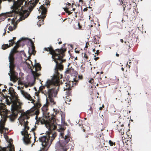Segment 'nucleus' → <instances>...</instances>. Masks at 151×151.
<instances>
[{
    "label": "nucleus",
    "mask_w": 151,
    "mask_h": 151,
    "mask_svg": "<svg viewBox=\"0 0 151 151\" xmlns=\"http://www.w3.org/2000/svg\"><path fill=\"white\" fill-rule=\"evenodd\" d=\"M31 43L32 45V52L33 54L34 55L35 53L36 52V51L35 50V47L34 46V45L33 42L32 40H31Z\"/></svg>",
    "instance_id": "412c9836"
},
{
    "label": "nucleus",
    "mask_w": 151,
    "mask_h": 151,
    "mask_svg": "<svg viewBox=\"0 0 151 151\" xmlns=\"http://www.w3.org/2000/svg\"><path fill=\"white\" fill-rule=\"evenodd\" d=\"M101 107H102V108H104V104H103L102 106H101Z\"/></svg>",
    "instance_id": "864d4df0"
},
{
    "label": "nucleus",
    "mask_w": 151,
    "mask_h": 151,
    "mask_svg": "<svg viewBox=\"0 0 151 151\" xmlns=\"http://www.w3.org/2000/svg\"><path fill=\"white\" fill-rule=\"evenodd\" d=\"M39 1V0H31L28 2L27 1L25 2L24 7L26 9L25 10L23 11V12L24 14L27 13L25 17H27L29 16L30 12L36 5Z\"/></svg>",
    "instance_id": "1a4fd4ad"
},
{
    "label": "nucleus",
    "mask_w": 151,
    "mask_h": 151,
    "mask_svg": "<svg viewBox=\"0 0 151 151\" xmlns=\"http://www.w3.org/2000/svg\"><path fill=\"white\" fill-rule=\"evenodd\" d=\"M16 37H13V39H13V40L14 41V40H15V39H16Z\"/></svg>",
    "instance_id": "49530a36"
},
{
    "label": "nucleus",
    "mask_w": 151,
    "mask_h": 151,
    "mask_svg": "<svg viewBox=\"0 0 151 151\" xmlns=\"http://www.w3.org/2000/svg\"><path fill=\"white\" fill-rule=\"evenodd\" d=\"M39 11L41 12L40 16H38L37 18L39 21L37 22V25L40 27L41 25L44 24V18L46 17V13L47 12L46 8L44 6L41 5L39 10Z\"/></svg>",
    "instance_id": "9d476101"
},
{
    "label": "nucleus",
    "mask_w": 151,
    "mask_h": 151,
    "mask_svg": "<svg viewBox=\"0 0 151 151\" xmlns=\"http://www.w3.org/2000/svg\"><path fill=\"white\" fill-rule=\"evenodd\" d=\"M124 43L126 44V45L128 46L129 47V48H130V44H129V42H127L126 41H125Z\"/></svg>",
    "instance_id": "473e14b6"
},
{
    "label": "nucleus",
    "mask_w": 151,
    "mask_h": 151,
    "mask_svg": "<svg viewBox=\"0 0 151 151\" xmlns=\"http://www.w3.org/2000/svg\"><path fill=\"white\" fill-rule=\"evenodd\" d=\"M48 104L46 103V105H44L41 108L43 116L46 118V119L43 118L39 117L38 119H37L36 124H45L47 128L55 130L57 128L56 125H60L58 123L59 121L58 119H55L61 117L62 122L64 123L65 122V114L60 110H57L55 111V114L53 113L50 115L48 112Z\"/></svg>",
    "instance_id": "f257e3e1"
},
{
    "label": "nucleus",
    "mask_w": 151,
    "mask_h": 151,
    "mask_svg": "<svg viewBox=\"0 0 151 151\" xmlns=\"http://www.w3.org/2000/svg\"><path fill=\"white\" fill-rule=\"evenodd\" d=\"M9 42H15L13 40V39H11V40H9Z\"/></svg>",
    "instance_id": "a19ab883"
},
{
    "label": "nucleus",
    "mask_w": 151,
    "mask_h": 151,
    "mask_svg": "<svg viewBox=\"0 0 151 151\" xmlns=\"http://www.w3.org/2000/svg\"><path fill=\"white\" fill-rule=\"evenodd\" d=\"M7 90H9L8 93L10 96H8L10 100L6 99L7 104L10 105L12 103V109L20 111L22 104L19 101V99L18 98V97L17 93L15 92L12 87H10L9 89L7 88Z\"/></svg>",
    "instance_id": "423d86ee"
},
{
    "label": "nucleus",
    "mask_w": 151,
    "mask_h": 151,
    "mask_svg": "<svg viewBox=\"0 0 151 151\" xmlns=\"http://www.w3.org/2000/svg\"><path fill=\"white\" fill-rule=\"evenodd\" d=\"M82 57L85 58L84 60H87L88 59V57L86 52L83 53H82Z\"/></svg>",
    "instance_id": "4be33fe9"
},
{
    "label": "nucleus",
    "mask_w": 151,
    "mask_h": 151,
    "mask_svg": "<svg viewBox=\"0 0 151 151\" xmlns=\"http://www.w3.org/2000/svg\"><path fill=\"white\" fill-rule=\"evenodd\" d=\"M109 144L111 146H113V145L114 146H115L116 144L115 142H113L111 140H110L109 141Z\"/></svg>",
    "instance_id": "bb28decb"
},
{
    "label": "nucleus",
    "mask_w": 151,
    "mask_h": 151,
    "mask_svg": "<svg viewBox=\"0 0 151 151\" xmlns=\"http://www.w3.org/2000/svg\"><path fill=\"white\" fill-rule=\"evenodd\" d=\"M79 5H81L80 4H81V5L82 6H83V0H79Z\"/></svg>",
    "instance_id": "7c9ffc66"
},
{
    "label": "nucleus",
    "mask_w": 151,
    "mask_h": 151,
    "mask_svg": "<svg viewBox=\"0 0 151 151\" xmlns=\"http://www.w3.org/2000/svg\"><path fill=\"white\" fill-rule=\"evenodd\" d=\"M120 41L122 43H123L124 42V41L122 39H121Z\"/></svg>",
    "instance_id": "c03bdc74"
},
{
    "label": "nucleus",
    "mask_w": 151,
    "mask_h": 151,
    "mask_svg": "<svg viewBox=\"0 0 151 151\" xmlns=\"http://www.w3.org/2000/svg\"><path fill=\"white\" fill-rule=\"evenodd\" d=\"M12 19H11V18H8V21H9V20H12Z\"/></svg>",
    "instance_id": "8fccbe9b"
},
{
    "label": "nucleus",
    "mask_w": 151,
    "mask_h": 151,
    "mask_svg": "<svg viewBox=\"0 0 151 151\" xmlns=\"http://www.w3.org/2000/svg\"><path fill=\"white\" fill-rule=\"evenodd\" d=\"M121 69L122 71H124V69L123 67Z\"/></svg>",
    "instance_id": "603ef678"
},
{
    "label": "nucleus",
    "mask_w": 151,
    "mask_h": 151,
    "mask_svg": "<svg viewBox=\"0 0 151 151\" xmlns=\"http://www.w3.org/2000/svg\"><path fill=\"white\" fill-rule=\"evenodd\" d=\"M4 88H7L6 86L5 85L4 86Z\"/></svg>",
    "instance_id": "6e6d98bb"
},
{
    "label": "nucleus",
    "mask_w": 151,
    "mask_h": 151,
    "mask_svg": "<svg viewBox=\"0 0 151 151\" xmlns=\"http://www.w3.org/2000/svg\"><path fill=\"white\" fill-rule=\"evenodd\" d=\"M1 91H2L6 95L7 94H8V91H7V90H6V89H3L2 90H1Z\"/></svg>",
    "instance_id": "cd10ccee"
},
{
    "label": "nucleus",
    "mask_w": 151,
    "mask_h": 151,
    "mask_svg": "<svg viewBox=\"0 0 151 151\" xmlns=\"http://www.w3.org/2000/svg\"><path fill=\"white\" fill-rule=\"evenodd\" d=\"M39 113V110L38 109H32L27 110L25 112L22 113L21 114L20 120L21 122L24 123L23 126L24 127L23 130L21 132V134L24 136L23 140L24 143L26 144H30L31 143V139L32 136L34 137L35 142L36 141L37 137L35 136V133L34 132L36 129L35 128H32L30 133L28 134L27 132L28 130L29 129V127L28 126V122L27 120L25 121V120L29 119L30 116L34 114L37 116Z\"/></svg>",
    "instance_id": "f03ea898"
},
{
    "label": "nucleus",
    "mask_w": 151,
    "mask_h": 151,
    "mask_svg": "<svg viewBox=\"0 0 151 151\" xmlns=\"http://www.w3.org/2000/svg\"><path fill=\"white\" fill-rule=\"evenodd\" d=\"M66 5H68V6H66V8H63V9H64L66 13H68V15H69L72 14V12L69 11V10L70 9V7L71 8L73 7V6L72 5H71L70 3L68 2L66 4Z\"/></svg>",
    "instance_id": "4468645a"
},
{
    "label": "nucleus",
    "mask_w": 151,
    "mask_h": 151,
    "mask_svg": "<svg viewBox=\"0 0 151 151\" xmlns=\"http://www.w3.org/2000/svg\"><path fill=\"white\" fill-rule=\"evenodd\" d=\"M21 92L22 94L26 99L31 101V102L32 103L34 104L35 107L37 109H39L41 107V105L40 103L39 99V98H38L37 99V102L35 103V100L33 99L30 95L27 93L22 90H21ZM37 97L38 98V96H37Z\"/></svg>",
    "instance_id": "9b49d317"
},
{
    "label": "nucleus",
    "mask_w": 151,
    "mask_h": 151,
    "mask_svg": "<svg viewBox=\"0 0 151 151\" xmlns=\"http://www.w3.org/2000/svg\"><path fill=\"white\" fill-rule=\"evenodd\" d=\"M59 71V70H58L57 72L56 73L55 70V73L52 80H48L45 84V86L47 88V91H45V93L47 97L55 96L58 93L60 79L63 76Z\"/></svg>",
    "instance_id": "20e7f679"
},
{
    "label": "nucleus",
    "mask_w": 151,
    "mask_h": 151,
    "mask_svg": "<svg viewBox=\"0 0 151 151\" xmlns=\"http://www.w3.org/2000/svg\"><path fill=\"white\" fill-rule=\"evenodd\" d=\"M93 108L91 106L90 107L89 109H88V112L89 113V114H92L93 113Z\"/></svg>",
    "instance_id": "b1692460"
},
{
    "label": "nucleus",
    "mask_w": 151,
    "mask_h": 151,
    "mask_svg": "<svg viewBox=\"0 0 151 151\" xmlns=\"http://www.w3.org/2000/svg\"><path fill=\"white\" fill-rule=\"evenodd\" d=\"M53 97V96L47 97L46 99V103L47 104H49V101L52 104L54 105L55 104V102L54 101V99L52 98Z\"/></svg>",
    "instance_id": "dca6fc26"
},
{
    "label": "nucleus",
    "mask_w": 151,
    "mask_h": 151,
    "mask_svg": "<svg viewBox=\"0 0 151 151\" xmlns=\"http://www.w3.org/2000/svg\"><path fill=\"white\" fill-rule=\"evenodd\" d=\"M78 78L80 79H82L83 78V76L82 75H79Z\"/></svg>",
    "instance_id": "c9c22d12"
},
{
    "label": "nucleus",
    "mask_w": 151,
    "mask_h": 151,
    "mask_svg": "<svg viewBox=\"0 0 151 151\" xmlns=\"http://www.w3.org/2000/svg\"><path fill=\"white\" fill-rule=\"evenodd\" d=\"M8 25H9V24H7V26H6V27H5V29H4V30L5 32H6V29H7V27H8Z\"/></svg>",
    "instance_id": "e433bc0d"
},
{
    "label": "nucleus",
    "mask_w": 151,
    "mask_h": 151,
    "mask_svg": "<svg viewBox=\"0 0 151 151\" xmlns=\"http://www.w3.org/2000/svg\"><path fill=\"white\" fill-rule=\"evenodd\" d=\"M4 129H5V130H7V131H8V130H9L8 129V128H5L4 129Z\"/></svg>",
    "instance_id": "09e8293b"
},
{
    "label": "nucleus",
    "mask_w": 151,
    "mask_h": 151,
    "mask_svg": "<svg viewBox=\"0 0 151 151\" xmlns=\"http://www.w3.org/2000/svg\"><path fill=\"white\" fill-rule=\"evenodd\" d=\"M103 71H101L100 73L101 74H102L103 73Z\"/></svg>",
    "instance_id": "13d9d810"
},
{
    "label": "nucleus",
    "mask_w": 151,
    "mask_h": 151,
    "mask_svg": "<svg viewBox=\"0 0 151 151\" xmlns=\"http://www.w3.org/2000/svg\"><path fill=\"white\" fill-rule=\"evenodd\" d=\"M83 132H85V129H83Z\"/></svg>",
    "instance_id": "e2e57ef3"
},
{
    "label": "nucleus",
    "mask_w": 151,
    "mask_h": 151,
    "mask_svg": "<svg viewBox=\"0 0 151 151\" xmlns=\"http://www.w3.org/2000/svg\"><path fill=\"white\" fill-rule=\"evenodd\" d=\"M99 58V57H97L95 58L94 59L96 60H96H98Z\"/></svg>",
    "instance_id": "79ce46f5"
},
{
    "label": "nucleus",
    "mask_w": 151,
    "mask_h": 151,
    "mask_svg": "<svg viewBox=\"0 0 151 151\" xmlns=\"http://www.w3.org/2000/svg\"><path fill=\"white\" fill-rule=\"evenodd\" d=\"M102 78L100 76V80H102Z\"/></svg>",
    "instance_id": "0e129e2a"
},
{
    "label": "nucleus",
    "mask_w": 151,
    "mask_h": 151,
    "mask_svg": "<svg viewBox=\"0 0 151 151\" xmlns=\"http://www.w3.org/2000/svg\"><path fill=\"white\" fill-rule=\"evenodd\" d=\"M99 73H100L99 72H97L96 74H99Z\"/></svg>",
    "instance_id": "69168bd1"
},
{
    "label": "nucleus",
    "mask_w": 151,
    "mask_h": 151,
    "mask_svg": "<svg viewBox=\"0 0 151 151\" xmlns=\"http://www.w3.org/2000/svg\"><path fill=\"white\" fill-rule=\"evenodd\" d=\"M9 84L10 85V86H13V84L12 83H9Z\"/></svg>",
    "instance_id": "de8ad7c7"
},
{
    "label": "nucleus",
    "mask_w": 151,
    "mask_h": 151,
    "mask_svg": "<svg viewBox=\"0 0 151 151\" xmlns=\"http://www.w3.org/2000/svg\"><path fill=\"white\" fill-rule=\"evenodd\" d=\"M24 40V38H22V40Z\"/></svg>",
    "instance_id": "774afa93"
},
{
    "label": "nucleus",
    "mask_w": 151,
    "mask_h": 151,
    "mask_svg": "<svg viewBox=\"0 0 151 151\" xmlns=\"http://www.w3.org/2000/svg\"><path fill=\"white\" fill-rule=\"evenodd\" d=\"M0 151H14V148L12 150L11 148L9 149L8 148L2 147L0 146Z\"/></svg>",
    "instance_id": "aec40b11"
},
{
    "label": "nucleus",
    "mask_w": 151,
    "mask_h": 151,
    "mask_svg": "<svg viewBox=\"0 0 151 151\" xmlns=\"http://www.w3.org/2000/svg\"><path fill=\"white\" fill-rule=\"evenodd\" d=\"M99 109L100 110H101L103 108H102V107H101V106L99 107Z\"/></svg>",
    "instance_id": "a18cd8bd"
},
{
    "label": "nucleus",
    "mask_w": 151,
    "mask_h": 151,
    "mask_svg": "<svg viewBox=\"0 0 151 151\" xmlns=\"http://www.w3.org/2000/svg\"><path fill=\"white\" fill-rule=\"evenodd\" d=\"M34 67L35 68V71H38L40 70L41 68L40 65L39 63H36Z\"/></svg>",
    "instance_id": "a211bd4d"
},
{
    "label": "nucleus",
    "mask_w": 151,
    "mask_h": 151,
    "mask_svg": "<svg viewBox=\"0 0 151 151\" xmlns=\"http://www.w3.org/2000/svg\"><path fill=\"white\" fill-rule=\"evenodd\" d=\"M88 8L87 7L86 8H85L83 10V11L84 12H86L88 10Z\"/></svg>",
    "instance_id": "58836bf2"
},
{
    "label": "nucleus",
    "mask_w": 151,
    "mask_h": 151,
    "mask_svg": "<svg viewBox=\"0 0 151 151\" xmlns=\"http://www.w3.org/2000/svg\"><path fill=\"white\" fill-rule=\"evenodd\" d=\"M65 45V44H63L61 48L56 49L55 50L51 46L44 48V51L49 52V53L52 55L53 60L56 64L55 67V70L56 73L57 72L58 70L61 71L63 69L64 66L62 63L65 62L66 60L65 59H63L65 55V52L66 51Z\"/></svg>",
    "instance_id": "7ed1b4c3"
},
{
    "label": "nucleus",
    "mask_w": 151,
    "mask_h": 151,
    "mask_svg": "<svg viewBox=\"0 0 151 151\" xmlns=\"http://www.w3.org/2000/svg\"><path fill=\"white\" fill-rule=\"evenodd\" d=\"M89 26L90 27H93V25H89Z\"/></svg>",
    "instance_id": "4d7b16f0"
},
{
    "label": "nucleus",
    "mask_w": 151,
    "mask_h": 151,
    "mask_svg": "<svg viewBox=\"0 0 151 151\" xmlns=\"http://www.w3.org/2000/svg\"><path fill=\"white\" fill-rule=\"evenodd\" d=\"M71 99H68V98H67V97H66V99H65V102L66 103H67V102H69L70 101H71Z\"/></svg>",
    "instance_id": "c756f323"
},
{
    "label": "nucleus",
    "mask_w": 151,
    "mask_h": 151,
    "mask_svg": "<svg viewBox=\"0 0 151 151\" xmlns=\"http://www.w3.org/2000/svg\"><path fill=\"white\" fill-rule=\"evenodd\" d=\"M9 43V45L8 44H4L2 45V49L3 50H5L7 48H9V47L12 46L15 43V42H11Z\"/></svg>",
    "instance_id": "2eb2a0df"
},
{
    "label": "nucleus",
    "mask_w": 151,
    "mask_h": 151,
    "mask_svg": "<svg viewBox=\"0 0 151 151\" xmlns=\"http://www.w3.org/2000/svg\"><path fill=\"white\" fill-rule=\"evenodd\" d=\"M6 32H4V33H3V35H4L5 34H6Z\"/></svg>",
    "instance_id": "052dcab7"
},
{
    "label": "nucleus",
    "mask_w": 151,
    "mask_h": 151,
    "mask_svg": "<svg viewBox=\"0 0 151 151\" xmlns=\"http://www.w3.org/2000/svg\"><path fill=\"white\" fill-rule=\"evenodd\" d=\"M93 52H95L96 51V50H95V49H93Z\"/></svg>",
    "instance_id": "5fc2aeb1"
},
{
    "label": "nucleus",
    "mask_w": 151,
    "mask_h": 151,
    "mask_svg": "<svg viewBox=\"0 0 151 151\" xmlns=\"http://www.w3.org/2000/svg\"><path fill=\"white\" fill-rule=\"evenodd\" d=\"M75 9H75V8H73V11H74L75 10Z\"/></svg>",
    "instance_id": "680f3d73"
},
{
    "label": "nucleus",
    "mask_w": 151,
    "mask_h": 151,
    "mask_svg": "<svg viewBox=\"0 0 151 151\" xmlns=\"http://www.w3.org/2000/svg\"><path fill=\"white\" fill-rule=\"evenodd\" d=\"M89 83H91L92 84H93V83L94 82V79H93V78H91V79L89 81H88Z\"/></svg>",
    "instance_id": "2f4dec72"
},
{
    "label": "nucleus",
    "mask_w": 151,
    "mask_h": 151,
    "mask_svg": "<svg viewBox=\"0 0 151 151\" xmlns=\"http://www.w3.org/2000/svg\"><path fill=\"white\" fill-rule=\"evenodd\" d=\"M99 52H99V50H97L96 51V52L95 53V54H97V55H98V54H99Z\"/></svg>",
    "instance_id": "4c0bfd02"
},
{
    "label": "nucleus",
    "mask_w": 151,
    "mask_h": 151,
    "mask_svg": "<svg viewBox=\"0 0 151 151\" xmlns=\"http://www.w3.org/2000/svg\"><path fill=\"white\" fill-rule=\"evenodd\" d=\"M77 57H76L75 58V60H77Z\"/></svg>",
    "instance_id": "338daca9"
},
{
    "label": "nucleus",
    "mask_w": 151,
    "mask_h": 151,
    "mask_svg": "<svg viewBox=\"0 0 151 151\" xmlns=\"http://www.w3.org/2000/svg\"><path fill=\"white\" fill-rule=\"evenodd\" d=\"M65 84V85L63 88L64 90V91L68 90L70 93L71 90V86L73 87L74 86L78 84V83L77 81H71L67 82Z\"/></svg>",
    "instance_id": "f8f14e48"
},
{
    "label": "nucleus",
    "mask_w": 151,
    "mask_h": 151,
    "mask_svg": "<svg viewBox=\"0 0 151 151\" xmlns=\"http://www.w3.org/2000/svg\"><path fill=\"white\" fill-rule=\"evenodd\" d=\"M15 17L13 18L12 19L11 25L9 26L8 29L9 30L12 31L15 30L17 27V22H15Z\"/></svg>",
    "instance_id": "ddd939ff"
},
{
    "label": "nucleus",
    "mask_w": 151,
    "mask_h": 151,
    "mask_svg": "<svg viewBox=\"0 0 151 151\" xmlns=\"http://www.w3.org/2000/svg\"><path fill=\"white\" fill-rule=\"evenodd\" d=\"M57 136L56 133L52 132L48 133L46 135L40 137L39 141L42 142V145L44 147H49L52 143L53 140Z\"/></svg>",
    "instance_id": "6e6552de"
},
{
    "label": "nucleus",
    "mask_w": 151,
    "mask_h": 151,
    "mask_svg": "<svg viewBox=\"0 0 151 151\" xmlns=\"http://www.w3.org/2000/svg\"><path fill=\"white\" fill-rule=\"evenodd\" d=\"M45 86H42L40 87L39 88V90L40 91H42L43 89H44L45 88Z\"/></svg>",
    "instance_id": "c85d7f7f"
},
{
    "label": "nucleus",
    "mask_w": 151,
    "mask_h": 151,
    "mask_svg": "<svg viewBox=\"0 0 151 151\" xmlns=\"http://www.w3.org/2000/svg\"><path fill=\"white\" fill-rule=\"evenodd\" d=\"M119 126L118 124H113V129H114L115 130H118V131H119V129H118Z\"/></svg>",
    "instance_id": "a878e982"
},
{
    "label": "nucleus",
    "mask_w": 151,
    "mask_h": 151,
    "mask_svg": "<svg viewBox=\"0 0 151 151\" xmlns=\"http://www.w3.org/2000/svg\"><path fill=\"white\" fill-rule=\"evenodd\" d=\"M61 137L63 139L60 140L58 143H57L55 146L56 151H67L68 149L66 145L70 141L71 137L69 131L65 136L63 133H60Z\"/></svg>",
    "instance_id": "0eeeda50"
},
{
    "label": "nucleus",
    "mask_w": 151,
    "mask_h": 151,
    "mask_svg": "<svg viewBox=\"0 0 151 151\" xmlns=\"http://www.w3.org/2000/svg\"><path fill=\"white\" fill-rule=\"evenodd\" d=\"M124 0H119V1L120 2V4L123 6V10L124 11L125 9V8L126 7V6L125 4H124Z\"/></svg>",
    "instance_id": "5701e85b"
},
{
    "label": "nucleus",
    "mask_w": 151,
    "mask_h": 151,
    "mask_svg": "<svg viewBox=\"0 0 151 151\" xmlns=\"http://www.w3.org/2000/svg\"><path fill=\"white\" fill-rule=\"evenodd\" d=\"M93 42L95 44H99L100 43V41L99 40V38L98 37L97 39L95 38L94 40H93Z\"/></svg>",
    "instance_id": "393cba45"
},
{
    "label": "nucleus",
    "mask_w": 151,
    "mask_h": 151,
    "mask_svg": "<svg viewBox=\"0 0 151 151\" xmlns=\"http://www.w3.org/2000/svg\"><path fill=\"white\" fill-rule=\"evenodd\" d=\"M74 69L71 68H68V69L66 70L65 73L66 74H72L74 73Z\"/></svg>",
    "instance_id": "f3484780"
},
{
    "label": "nucleus",
    "mask_w": 151,
    "mask_h": 151,
    "mask_svg": "<svg viewBox=\"0 0 151 151\" xmlns=\"http://www.w3.org/2000/svg\"><path fill=\"white\" fill-rule=\"evenodd\" d=\"M87 45H89V43H88V42H86V46H85V48H87L88 47V46Z\"/></svg>",
    "instance_id": "ea45409f"
},
{
    "label": "nucleus",
    "mask_w": 151,
    "mask_h": 151,
    "mask_svg": "<svg viewBox=\"0 0 151 151\" xmlns=\"http://www.w3.org/2000/svg\"><path fill=\"white\" fill-rule=\"evenodd\" d=\"M58 41H59L58 44L59 45L61 44H62V42L61 41V39L59 38L58 39Z\"/></svg>",
    "instance_id": "72a5a7b5"
},
{
    "label": "nucleus",
    "mask_w": 151,
    "mask_h": 151,
    "mask_svg": "<svg viewBox=\"0 0 151 151\" xmlns=\"http://www.w3.org/2000/svg\"><path fill=\"white\" fill-rule=\"evenodd\" d=\"M116 55L117 57H119V55L117 53H116Z\"/></svg>",
    "instance_id": "3c124183"
},
{
    "label": "nucleus",
    "mask_w": 151,
    "mask_h": 151,
    "mask_svg": "<svg viewBox=\"0 0 151 151\" xmlns=\"http://www.w3.org/2000/svg\"><path fill=\"white\" fill-rule=\"evenodd\" d=\"M20 40H18L16 43V45L12 50L9 57V62H10L9 68L10 69V73L8 74L10 76V80L14 82H16L19 79L18 77V73L15 72L14 69L15 67L14 64V54L17 52H19L17 50V49L20 46L19 43L21 41Z\"/></svg>",
    "instance_id": "39448f33"
},
{
    "label": "nucleus",
    "mask_w": 151,
    "mask_h": 151,
    "mask_svg": "<svg viewBox=\"0 0 151 151\" xmlns=\"http://www.w3.org/2000/svg\"><path fill=\"white\" fill-rule=\"evenodd\" d=\"M124 132H121V134H122H122H124Z\"/></svg>",
    "instance_id": "bf43d9fd"
},
{
    "label": "nucleus",
    "mask_w": 151,
    "mask_h": 151,
    "mask_svg": "<svg viewBox=\"0 0 151 151\" xmlns=\"http://www.w3.org/2000/svg\"><path fill=\"white\" fill-rule=\"evenodd\" d=\"M37 71L32 70V73L34 76V78L35 79L36 78H37L40 76L41 74L37 72Z\"/></svg>",
    "instance_id": "6ab92c4d"
},
{
    "label": "nucleus",
    "mask_w": 151,
    "mask_h": 151,
    "mask_svg": "<svg viewBox=\"0 0 151 151\" xmlns=\"http://www.w3.org/2000/svg\"><path fill=\"white\" fill-rule=\"evenodd\" d=\"M78 28L79 29H81V28L82 26L80 24V23L79 22H78Z\"/></svg>",
    "instance_id": "f704fd0d"
},
{
    "label": "nucleus",
    "mask_w": 151,
    "mask_h": 151,
    "mask_svg": "<svg viewBox=\"0 0 151 151\" xmlns=\"http://www.w3.org/2000/svg\"><path fill=\"white\" fill-rule=\"evenodd\" d=\"M75 52H76V53H79V52H79V51H77V50H76L75 51Z\"/></svg>",
    "instance_id": "37998d69"
}]
</instances>
